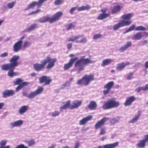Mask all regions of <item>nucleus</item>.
Returning <instances> with one entry per match:
<instances>
[{
	"label": "nucleus",
	"instance_id": "44",
	"mask_svg": "<svg viewBox=\"0 0 148 148\" xmlns=\"http://www.w3.org/2000/svg\"><path fill=\"white\" fill-rule=\"evenodd\" d=\"M141 90L144 91V88L143 86H139L136 88L135 90V91L138 93L140 92Z\"/></svg>",
	"mask_w": 148,
	"mask_h": 148
},
{
	"label": "nucleus",
	"instance_id": "47",
	"mask_svg": "<svg viewBox=\"0 0 148 148\" xmlns=\"http://www.w3.org/2000/svg\"><path fill=\"white\" fill-rule=\"evenodd\" d=\"M106 133V128L105 127L101 128L100 129V131L99 132L100 135H103L104 134Z\"/></svg>",
	"mask_w": 148,
	"mask_h": 148
},
{
	"label": "nucleus",
	"instance_id": "13",
	"mask_svg": "<svg viewBox=\"0 0 148 148\" xmlns=\"http://www.w3.org/2000/svg\"><path fill=\"white\" fill-rule=\"evenodd\" d=\"M23 42L21 40L18 41L16 42L13 46V51L15 52L18 51L21 48Z\"/></svg>",
	"mask_w": 148,
	"mask_h": 148
},
{
	"label": "nucleus",
	"instance_id": "4",
	"mask_svg": "<svg viewBox=\"0 0 148 148\" xmlns=\"http://www.w3.org/2000/svg\"><path fill=\"white\" fill-rule=\"evenodd\" d=\"M132 16V14L131 13L123 14L121 17L123 20H120L118 23L114 25L113 27V29L116 30L120 27L130 25L132 23L130 19Z\"/></svg>",
	"mask_w": 148,
	"mask_h": 148
},
{
	"label": "nucleus",
	"instance_id": "50",
	"mask_svg": "<svg viewBox=\"0 0 148 148\" xmlns=\"http://www.w3.org/2000/svg\"><path fill=\"white\" fill-rule=\"evenodd\" d=\"M40 11V10L39 9H37L36 10L33 11L32 12L29 13L27 14L28 15H31L33 14H37Z\"/></svg>",
	"mask_w": 148,
	"mask_h": 148
},
{
	"label": "nucleus",
	"instance_id": "56",
	"mask_svg": "<svg viewBox=\"0 0 148 148\" xmlns=\"http://www.w3.org/2000/svg\"><path fill=\"white\" fill-rule=\"evenodd\" d=\"M66 46L68 49H70L72 47V44L71 43H68L66 45Z\"/></svg>",
	"mask_w": 148,
	"mask_h": 148
},
{
	"label": "nucleus",
	"instance_id": "45",
	"mask_svg": "<svg viewBox=\"0 0 148 148\" xmlns=\"http://www.w3.org/2000/svg\"><path fill=\"white\" fill-rule=\"evenodd\" d=\"M27 142L28 143V145L29 146H30L35 144V141L34 139H31L30 140L28 141Z\"/></svg>",
	"mask_w": 148,
	"mask_h": 148
},
{
	"label": "nucleus",
	"instance_id": "59",
	"mask_svg": "<svg viewBox=\"0 0 148 148\" xmlns=\"http://www.w3.org/2000/svg\"><path fill=\"white\" fill-rule=\"evenodd\" d=\"M80 146V143L79 142H77L75 144L74 148H79Z\"/></svg>",
	"mask_w": 148,
	"mask_h": 148
},
{
	"label": "nucleus",
	"instance_id": "42",
	"mask_svg": "<svg viewBox=\"0 0 148 148\" xmlns=\"http://www.w3.org/2000/svg\"><path fill=\"white\" fill-rule=\"evenodd\" d=\"M87 41L86 38L84 37L83 38H82L80 40H76L75 41L76 43H86Z\"/></svg>",
	"mask_w": 148,
	"mask_h": 148
},
{
	"label": "nucleus",
	"instance_id": "35",
	"mask_svg": "<svg viewBox=\"0 0 148 148\" xmlns=\"http://www.w3.org/2000/svg\"><path fill=\"white\" fill-rule=\"evenodd\" d=\"M70 85L71 83L69 81H67L64 84L62 85L60 89H64L66 87L69 86Z\"/></svg>",
	"mask_w": 148,
	"mask_h": 148
},
{
	"label": "nucleus",
	"instance_id": "5",
	"mask_svg": "<svg viewBox=\"0 0 148 148\" xmlns=\"http://www.w3.org/2000/svg\"><path fill=\"white\" fill-rule=\"evenodd\" d=\"M63 15V12L61 11H59L57 12L51 17L44 16L40 18L39 21L41 23H44L48 21L50 23H52L59 20Z\"/></svg>",
	"mask_w": 148,
	"mask_h": 148
},
{
	"label": "nucleus",
	"instance_id": "29",
	"mask_svg": "<svg viewBox=\"0 0 148 148\" xmlns=\"http://www.w3.org/2000/svg\"><path fill=\"white\" fill-rule=\"evenodd\" d=\"M23 123V121L22 120H19L16 121L14 123H11V125L13 127L19 126L20 125H21Z\"/></svg>",
	"mask_w": 148,
	"mask_h": 148
},
{
	"label": "nucleus",
	"instance_id": "60",
	"mask_svg": "<svg viewBox=\"0 0 148 148\" xmlns=\"http://www.w3.org/2000/svg\"><path fill=\"white\" fill-rule=\"evenodd\" d=\"M144 137L145 138L144 139L146 141V142H147L148 143V134L145 135Z\"/></svg>",
	"mask_w": 148,
	"mask_h": 148
},
{
	"label": "nucleus",
	"instance_id": "8",
	"mask_svg": "<svg viewBox=\"0 0 148 148\" xmlns=\"http://www.w3.org/2000/svg\"><path fill=\"white\" fill-rule=\"evenodd\" d=\"M48 0H38V2L33 1L28 5L27 8H25V10H27L30 8H34L36 5H37V8H40L42 5L43 3Z\"/></svg>",
	"mask_w": 148,
	"mask_h": 148
},
{
	"label": "nucleus",
	"instance_id": "7",
	"mask_svg": "<svg viewBox=\"0 0 148 148\" xmlns=\"http://www.w3.org/2000/svg\"><path fill=\"white\" fill-rule=\"evenodd\" d=\"M94 80V74H90L89 75L86 74L81 79L78 80L77 84L78 85H84L87 86L90 84V82Z\"/></svg>",
	"mask_w": 148,
	"mask_h": 148
},
{
	"label": "nucleus",
	"instance_id": "9",
	"mask_svg": "<svg viewBox=\"0 0 148 148\" xmlns=\"http://www.w3.org/2000/svg\"><path fill=\"white\" fill-rule=\"evenodd\" d=\"M110 119L109 117H103L100 120L98 121L95 124L94 127L96 130L100 128H101L105 124V122Z\"/></svg>",
	"mask_w": 148,
	"mask_h": 148
},
{
	"label": "nucleus",
	"instance_id": "54",
	"mask_svg": "<svg viewBox=\"0 0 148 148\" xmlns=\"http://www.w3.org/2000/svg\"><path fill=\"white\" fill-rule=\"evenodd\" d=\"M132 45V42H131L128 41L127 42L126 44L125 45V46L127 49L129 47Z\"/></svg>",
	"mask_w": 148,
	"mask_h": 148
},
{
	"label": "nucleus",
	"instance_id": "28",
	"mask_svg": "<svg viewBox=\"0 0 148 148\" xmlns=\"http://www.w3.org/2000/svg\"><path fill=\"white\" fill-rule=\"evenodd\" d=\"M83 35H79L75 37H73L72 38H69L66 41L68 42L70 41L73 42L75 41L76 40H77L80 38L83 37Z\"/></svg>",
	"mask_w": 148,
	"mask_h": 148
},
{
	"label": "nucleus",
	"instance_id": "63",
	"mask_svg": "<svg viewBox=\"0 0 148 148\" xmlns=\"http://www.w3.org/2000/svg\"><path fill=\"white\" fill-rule=\"evenodd\" d=\"M107 10V8H104L101 10V11L103 13H105Z\"/></svg>",
	"mask_w": 148,
	"mask_h": 148
},
{
	"label": "nucleus",
	"instance_id": "58",
	"mask_svg": "<svg viewBox=\"0 0 148 148\" xmlns=\"http://www.w3.org/2000/svg\"><path fill=\"white\" fill-rule=\"evenodd\" d=\"M127 49L126 47L124 46L123 47H121L119 49V50L122 52H124Z\"/></svg>",
	"mask_w": 148,
	"mask_h": 148
},
{
	"label": "nucleus",
	"instance_id": "21",
	"mask_svg": "<svg viewBox=\"0 0 148 148\" xmlns=\"http://www.w3.org/2000/svg\"><path fill=\"white\" fill-rule=\"evenodd\" d=\"M146 141L144 139L139 141L138 143L136 144V147L138 148H143L146 145Z\"/></svg>",
	"mask_w": 148,
	"mask_h": 148
},
{
	"label": "nucleus",
	"instance_id": "38",
	"mask_svg": "<svg viewBox=\"0 0 148 148\" xmlns=\"http://www.w3.org/2000/svg\"><path fill=\"white\" fill-rule=\"evenodd\" d=\"M135 25L134 24L132 25L128 29H127L125 33H127L130 32L131 31L134 30V29H135Z\"/></svg>",
	"mask_w": 148,
	"mask_h": 148
},
{
	"label": "nucleus",
	"instance_id": "3",
	"mask_svg": "<svg viewBox=\"0 0 148 148\" xmlns=\"http://www.w3.org/2000/svg\"><path fill=\"white\" fill-rule=\"evenodd\" d=\"M57 61L56 58H52L49 56H47L45 59L41 61V64L36 63L33 64L34 69L37 71L44 70L45 69L47 63H48L46 66L48 70H49L55 66V63Z\"/></svg>",
	"mask_w": 148,
	"mask_h": 148
},
{
	"label": "nucleus",
	"instance_id": "15",
	"mask_svg": "<svg viewBox=\"0 0 148 148\" xmlns=\"http://www.w3.org/2000/svg\"><path fill=\"white\" fill-rule=\"evenodd\" d=\"M130 63L129 62H126L125 63L123 62L117 64L116 67V69L118 71H122L127 66L129 65Z\"/></svg>",
	"mask_w": 148,
	"mask_h": 148
},
{
	"label": "nucleus",
	"instance_id": "31",
	"mask_svg": "<svg viewBox=\"0 0 148 148\" xmlns=\"http://www.w3.org/2000/svg\"><path fill=\"white\" fill-rule=\"evenodd\" d=\"M90 8V7L89 5H87L86 6H82L79 7L77 8V10L78 11H80L89 9Z\"/></svg>",
	"mask_w": 148,
	"mask_h": 148
},
{
	"label": "nucleus",
	"instance_id": "33",
	"mask_svg": "<svg viewBox=\"0 0 148 148\" xmlns=\"http://www.w3.org/2000/svg\"><path fill=\"white\" fill-rule=\"evenodd\" d=\"M120 119V118L119 116L112 119L110 120V124L112 125H113L115 123L118 121Z\"/></svg>",
	"mask_w": 148,
	"mask_h": 148
},
{
	"label": "nucleus",
	"instance_id": "53",
	"mask_svg": "<svg viewBox=\"0 0 148 148\" xmlns=\"http://www.w3.org/2000/svg\"><path fill=\"white\" fill-rule=\"evenodd\" d=\"M101 35L99 34H96L94 36L93 38L94 39H97L100 38L101 37Z\"/></svg>",
	"mask_w": 148,
	"mask_h": 148
},
{
	"label": "nucleus",
	"instance_id": "26",
	"mask_svg": "<svg viewBox=\"0 0 148 148\" xmlns=\"http://www.w3.org/2000/svg\"><path fill=\"white\" fill-rule=\"evenodd\" d=\"M143 37V35L141 32H139L136 34L132 37L133 40H139Z\"/></svg>",
	"mask_w": 148,
	"mask_h": 148
},
{
	"label": "nucleus",
	"instance_id": "62",
	"mask_svg": "<svg viewBox=\"0 0 148 148\" xmlns=\"http://www.w3.org/2000/svg\"><path fill=\"white\" fill-rule=\"evenodd\" d=\"M144 91H146L148 90V84H146L144 87Z\"/></svg>",
	"mask_w": 148,
	"mask_h": 148
},
{
	"label": "nucleus",
	"instance_id": "55",
	"mask_svg": "<svg viewBox=\"0 0 148 148\" xmlns=\"http://www.w3.org/2000/svg\"><path fill=\"white\" fill-rule=\"evenodd\" d=\"M16 148H28L27 146H25L23 144H21L17 145Z\"/></svg>",
	"mask_w": 148,
	"mask_h": 148
},
{
	"label": "nucleus",
	"instance_id": "23",
	"mask_svg": "<svg viewBox=\"0 0 148 148\" xmlns=\"http://www.w3.org/2000/svg\"><path fill=\"white\" fill-rule=\"evenodd\" d=\"M119 143L118 142H116L114 143L105 145H103V148H114L117 146Z\"/></svg>",
	"mask_w": 148,
	"mask_h": 148
},
{
	"label": "nucleus",
	"instance_id": "41",
	"mask_svg": "<svg viewBox=\"0 0 148 148\" xmlns=\"http://www.w3.org/2000/svg\"><path fill=\"white\" fill-rule=\"evenodd\" d=\"M37 95L35 91L31 92L28 96V98H31L35 97Z\"/></svg>",
	"mask_w": 148,
	"mask_h": 148
},
{
	"label": "nucleus",
	"instance_id": "1",
	"mask_svg": "<svg viewBox=\"0 0 148 148\" xmlns=\"http://www.w3.org/2000/svg\"><path fill=\"white\" fill-rule=\"evenodd\" d=\"M84 56H83L81 59L78 60L77 57L71 58L69 60L68 63L64 64L63 69L64 70H69L71 68L75 62L74 66L77 69V72L79 73L85 68V66L88 64L93 63L95 61L90 60L89 58L85 59Z\"/></svg>",
	"mask_w": 148,
	"mask_h": 148
},
{
	"label": "nucleus",
	"instance_id": "19",
	"mask_svg": "<svg viewBox=\"0 0 148 148\" xmlns=\"http://www.w3.org/2000/svg\"><path fill=\"white\" fill-rule=\"evenodd\" d=\"M141 112L140 110H138V112L137 115H136L130 121H129V123H134L136 122L139 119L141 115Z\"/></svg>",
	"mask_w": 148,
	"mask_h": 148
},
{
	"label": "nucleus",
	"instance_id": "39",
	"mask_svg": "<svg viewBox=\"0 0 148 148\" xmlns=\"http://www.w3.org/2000/svg\"><path fill=\"white\" fill-rule=\"evenodd\" d=\"M63 0H55L54 2V4L55 5H59L64 3Z\"/></svg>",
	"mask_w": 148,
	"mask_h": 148
},
{
	"label": "nucleus",
	"instance_id": "10",
	"mask_svg": "<svg viewBox=\"0 0 148 148\" xmlns=\"http://www.w3.org/2000/svg\"><path fill=\"white\" fill-rule=\"evenodd\" d=\"M39 79L40 83H44V85H45L49 84L52 80V79H50L49 77L46 75H43L41 76L39 78Z\"/></svg>",
	"mask_w": 148,
	"mask_h": 148
},
{
	"label": "nucleus",
	"instance_id": "46",
	"mask_svg": "<svg viewBox=\"0 0 148 148\" xmlns=\"http://www.w3.org/2000/svg\"><path fill=\"white\" fill-rule=\"evenodd\" d=\"M31 43L28 41H25L24 43L23 47L24 48H26L29 47Z\"/></svg>",
	"mask_w": 148,
	"mask_h": 148
},
{
	"label": "nucleus",
	"instance_id": "11",
	"mask_svg": "<svg viewBox=\"0 0 148 148\" xmlns=\"http://www.w3.org/2000/svg\"><path fill=\"white\" fill-rule=\"evenodd\" d=\"M114 85V82L113 81L109 82L106 84L104 86V88L106 89L103 90V94L106 95L108 93Z\"/></svg>",
	"mask_w": 148,
	"mask_h": 148
},
{
	"label": "nucleus",
	"instance_id": "17",
	"mask_svg": "<svg viewBox=\"0 0 148 148\" xmlns=\"http://www.w3.org/2000/svg\"><path fill=\"white\" fill-rule=\"evenodd\" d=\"M87 107L90 110H95L97 108V104L95 101H90Z\"/></svg>",
	"mask_w": 148,
	"mask_h": 148
},
{
	"label": "nucleus",
	"instance_id": "61",
	"mask_svg": "<svg viewBox=\"0 0 148 148\" xmlns=\"http://www.w3.org/2000/svg\"><path fill=\"white\" fill-rule=\"evenodd\" d=\"M22 95L24 96H25L27 98H28L29 95H28L26 92H22Z\"/></svg>",
	"mask_w": 148,
	"mask_h": 148
},
{
	"label": "nucleus",
	"instance_id": "34",
	"mask_svg": "<svg viewBox=\"0 0 148 148\" xmlns=\"http://www.w3.org/2000/svg\"><path fill=\"white\" fill-rule=\"evenodd\" d=\"M44 88L42 87L39 86L35 91L37 95L40 94L43 91Z\"/></svg>",
	"mask_w": 148,
	"mask_h": 148
},
{
	"label": "nucleus",
	"instance_id": "22",
	"mask_svg": "<svg viewBox=\"0 0 148 148\" xmlns=\"http://www.w3.org/2000/svg\"><path fill=\"white\" fill-rule=\"evenodd\" d=\"M29 84V83L26 82H22V83L19 85H18L15 89L16 92H18L19 90L21 89L24 87L28 86Z\"/></svg>",
	"mask_w": 148,
	"mask_h": 148
},
{
	"label": "nucleus",
	"instance_id": "27",
	"mask_svg": "<svg viewBox=\"0 0 148 148\" xmlns=\"http://www.w3.org/2000/svg\"><path fill=\"white\" fill-rule=\"evenodd\" d=\"M71 102L70 100H68L66 102V103L64 104L63 106L60 107V110L64 109L69 108L70 109V107L71 106Z\"/></svg>",
	"mask_w": 148,
	"mask_h": 148
},
{
	"label": "nucleus",
	"instance_id": "20",
	"mask_svg": "<svg viewBox=\"0 0 148 148\" xmlns=\"http://www.w3.org/2000/svg\"><path fill=\"white\" fill-rule=\"evenodd\" d=\"M122 8V7L119 5L114 6L111 10L112 13L114 14L120 12Z\"/></svg>",
	"mask_w": 148,
	"mask_h": 148
},
{
	"label": "nucleus",
	"instance_id": "57",
	"mask_svg": "<svg viewBox=\"0 0 148 148\" xmlns=\"http://www.w3.org/2000/svg\"><path fill=\"white\" fill-rule=\"evenodd\" d=\"M8 56V53L6 52H5L0 55V57L2 58L7 57Z\"/></svg>",
	"mask_w": 148,
	"mask_h": 148
},
{
	"label": "nucleus",
	"instance_id": "16",
	"mask_svg": "<svg viewBox=\"0 0 148 148\" xmlns=\"http://www.w3.org/2000/svg\"><path fill=\"white\" fill-rule=\"evenodd\" d=\"M14 93L15 91L14 90H5L3 93V97L6 98L8 97L12 96Z\"/></svg>",
	"mask_w": 148,
	"mask_h": 148
},
{
	"label": "nucleus",
	"instance_id": "49",
	"mask_svg": "<svg viewBox=\"0 0 148 148\" xmlns=\"http://www.w3.org/2000/svg\"><path fill=\"white\" fill-rule=\"evenodd\" d=\"M78 8L77 6L72 8L69 10V12L71 14H73L74 12L76 9H77Z\"/></svg>",
	"mask_w": 148,
	"mask_h": 148
},
{
	"label": "nucleus",
	"instance_id": "64",
	"mask_svg": "<svg viewBox=\"0 0 148 148\" xmlns=\"http://www.w3.org/2000/svg\"><path fill=\"white\" fill-rule=\"evenodd\" d=\"M145 66L146 69L148 68V60L145 62Z\"/></svg>",
	"mask_w": 148,
	"mask_h": 148
},
{
	"label": "nucleus",
	"instance_id": "43",
	"mask_svg": "<svg viewBox=\"0 0 148 148\" xmlns=\"http://www.w3.org/2000/svg\"><path fill=\"white\" fill-rule=\"evenodd\" d=\"M60 114V112L57 110H55L54 112H52L51 113V116L53 117H55L59 115Z\"/></svg>",
	"mask_w": 148,
	"mask_h": 148
},
{
	"label": "nucleus",
	"instance_id": "6",
	"mask_svg": "<svg viewBox=\"0 0 148 148\" xmlns=\"http://www.w3.org/2000/svg\"><path fill=\"white\" fill-rule=\"evenodd\" d=\"M119 102L116 101L115 99L114 98L108 99L105 102L102 106L104 110H108L112 108H115L119 106Z\"/></svg>",
	"mask_w": 148,
	"mask_h": 148
},
{
	"label": "nucleus",
	"instance_id": "40",
	"mask_svg": "<svg viewBox=\"0 0 148 148\" xmlns=\"http://www.w3.org/2000/svg\"><path fill=\"white\" fill-rule=\"evenodd\" d=\"M74 27V25L72 23H71L69 24L68 25H66V29L67 30H69L72 28H73Z\"/></svg>",
	"mask_w": 148,
	"mask_h": 148
},
{
	"label": "nucleus",
	"instance_id": "37",
	"mask_svg": "<svg viewBox=\"0 0 148 148\" xmlns=\"http://www.w3.org/2000/svg\"><path fill=\"white\" fill-rule=\"evenodd\" d=\"M23 82V80L20 78H18L16 79L15 81L13 82L14 84L15 85H19Z\"/></svg>",
	"mask_w": 148,
	"mask_h": 148
},
{
	"label": "nucleus",
	"instance_id": "12",
	"mask_svg": "<svg viewBox=\"0 0 148 148\" xmlns=\"http://www.w3.org/2000/svg\"><path fill=\"white\" fill-rule=\"evenodd\" d=\"M136 100V98L134 96L128 97L124 103V105L125 106H130Z\"/></svg>",
	"mask_w": 148,
	"mask_h": 148
},
{
	"label": "nucleus",
	"instance_id": "52",
	"mask_svg": "<svg viewBox=\"0 0 148 148\" xmlns=\"http://www.w3.org/2000/svg\"><path fill=\"white\" fill-rule=\"evenodd\" d=\"M7 142V140H2L0 142L1 146H4L6 144Z\"/></svg>",
	"mask_w": 148,
	"mask_h": 148
},
{
	"label": "nucleus",
	"instance_id": "24",
	"mask_svg": "<svg viewBox=\"0 0 148 148\" xmlns=\"http://www.w3.org/2000/svg\"><path fill=\"white\" fill-rule=\"evenodd\" d=\"M109 14L106 13H102L100 14L97 17V19L102 20L106 19L109 16Z\"/></svg>",
	"mask_w": 148,
	"mask_h": 148
},
{
	"label": "nucleus",
	"instance_id": "25",
	"mask_svg": "<svg viewBox=\"0 0 148 148\" xmlns=\"http://www.w3.org/2000/svg\"><path fill=\"white\" fill-rule=\"evenodd\" d=\"M29 107L27 106H24L21 107L18 110L19 113L22 114L25 112L28 109Z\"/></svg>",
	"mask_w": 148,
	"mask_h": 148
},
{
	"label": "nucleus",
	"instance_id": "2",
	"mask_svg": "<svg viewBox=\"0 0 148 148\" xmlns=\"http://www.w3.org/2000/svg\"><path fill=\"white\" fill-rule=\"evenodd\" d=\"M20 58L19 56H13L10 60V63L4 64L1 66V68L2 70L6 71L9 70L8 73V76L12 77L18 75V73L14 72V70L15 67L19 64L18 61L20 59Z\"/></svg>",
	"mask_w": 148,
	"mask_h": 148
},
{
	"label": "nucleus",
	"instance_id": "30",
	"mask_svg": "<svg viewBox=\"0 0 148 148\" xmlns=\"http://www.w3.org/2000/svg\"><path fill=\"white\" fill-rule=\"evenodd\" d=\"M112 61L111 59H106L102 61V63L101 64V65L102 66H105L107 65L110 64L111 62Z\"/></svg>",
	"mask_w": 148,
	"mask_h": 148
},
{
	"label": "nucleus",
	"instance_id": "36",
	"mask_svg": "<svg viewBox=\"0 0 148 148\" xmlns=\"http://www.w3.org/2000/svg\"><path fill=\"white\" fill-rule=\"evenodd\" d=\"M146 28L142 25L138 26L135 28V31H145L146 30Z\"/></svg>",
	"mask_w": 148,
	"mask_h": 148
},
{
	"label": "nucleus",
	"instance_id": "14",
	"mask_svg": "<svg viewBox=\"0 0 148 148\" xmlns=\"http://www.w3.org/2000/svg\"><path fill=\"white\" fill-rule=\"evenodd\" d=\"M82 103V100H75L72 103L70 107V109L71 110L76 108L79 107Z\"/></svg>",
	"mask_w": 148,
	"mask_h": 148
},
{
	"label": "nucleus",
	"instance_id": "18",
	"mask_svg": "<svg viewBox=\"0 0 148 148\" xmlns=\"http://www.w3.org/2000/svg\"><path fill=\"white\" fill-rule=\"evenodd\" d=\"M92 116L89 115L80 120L79 122V124L80 125H84L88 121L92 119Z\"/></svg>",
	"mask_w": 148,
	"mask_h": 148
},
{
	"label": "nucleus",
	"instance_id": "51",
	"mask_svg": "<svg viewBox=\"0 0 148 148\" xmlns=\"http://www.w3.org/2000/svg\"><path fill=\"white\" fill-rule=\"evenodd\" d=\"M134 73L133 72H131L130 73L129 75H127V79L130 80L133 77V75Z\"/></svg>",
	"mask_w": 148,
	"mask_h": 148
},
{
	"label": "nucleus",
	"instance_id": "32",
	"mask_svg": "<svg viewBox=\"0 0 148 148\" xmlns=\"http://www.w3.org/2000/svg\"><path fill=\"white\" fill-rule=\"evenodd\" d=\"M38 24H33L27 29V30L28 32H30L34 29H35L37 27Z\"/></svg>",
	"mask_w": 148,
	"mask_h": 148
},
{
	"label": "nucleus",
	"instance_id": "48",
	"mask_svg": "<svg viewBox=\"0 0 148 148\" xmlns=\"http://www.w3.org/2000/svg\"><path fill=\"white\" fill-rule=\"evenodd\" d=\"M15 3V1H13L11 3H10L8 4L7 5L9 8H11L14 6Z\"/></svg>",
	"mask_w": 148,
	"mask_h": 148
}]
</instances>
